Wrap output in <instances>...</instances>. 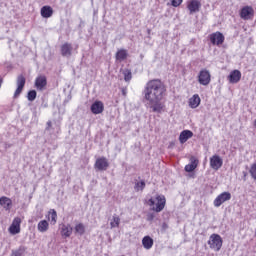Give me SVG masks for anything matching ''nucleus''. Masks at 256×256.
<instances>
[{"label":"nucleus","instance_id":"33","mask_svg":"<svg viewBox=\"0 0 256 256\" xmlns=\"http://www.w3.org/2000/svg\"><path fill=\"white\" fill-rule=\"evenodd\" d=\"M250 175L256 181V163L252 164L250 168Z\"/></svg>","mask_w":256,"mask_h":256},{"label":"nucleus","instance_id":"28","mask_svg":"<svg viewBox=\"0 0 256 256\" xmlns=\"http://www.w3.org/2000/svg\"><path fill=\"white\" fill-rule=\"evenodd\" d=\"M121 223V218H119V216L114 215L110 221V227L111 229H115V227H119Z\"/></svg>","mask_w":256,"mask_h":256},{"label":"nucleus","instance_id":"22","mask_svg":"<svg viewBox=\"0 0 256 256\" xmlns=\"http://www.w3.org/2000/svg\"><path fill=\"white\" fill-rule=\"evenodd\" d=\"M73 47L69 43H65L61 46V55L62 57H71Z\"/></svg>","mask_w":256,"mask_h":256},{"label":"nucleus","instance_id":"32","mask_svg":"<svg viewBox=\"0 0 256 256\" xmlns=\"http://www.w3.org/2000/svg\"><path fill=\"white\" fill-rule=\"evenodd\" d=\"M27 99H28V101H33L34 99H37V91H35V90L29 91Z\"/></svg>","mask_w":256,"mask_h":256},{"label":"nucleus","instance_id":"25","mask_svg":"<svg viewBox=\"0 0 256 256\" xmlns=\"http://www.w3.org/2000/svg\"><path fill=\"white\" fill-rule=\"evenodd\" d=\"M27 248L25 246H20L17 249L12 250L10 256H25Z\"/></svg>","mask_w":256,"mask_h":256},{"label":"nucleus","instance_id":"9","mask_svg":"<svg viewBox=\"0 0 256 256\" xmlns=\"http://www.w3.org/2000/svg\"><path fill=\"white\" fill-rule=\"evenodd\" d=\"M25 82H26L25 76L19 75L17 77V82H16L17 89L14 92V98L15 99H17V97H19L21 95V93L23 92V88L25 87Z\"/></svg>","mask_w":256,"mask_h":256},{"label":"nucleus","instance_id":"23","mask_svg":"<svg viewBox=\"0 0 256 256\" xmlns=\"http://www.w3.org/2000/svg\"><path fill=\"white\" fill-rule=\"evenodd\" d=\"M37 229L39 233H47L49 231V222L47 220H41L37 225Z\"/></svg>","mask_w":256,"mask_h":256},{"label":"nucleus","instance_id":"20","mask_svg":"<svg viewBox=\"0 0 256 256\" xmlns=\"http://www.w3.org/2000/svg\"><path fill=\"white\" fill-rule=\"evenodd\" d=\"M191 137H193V132L190 131V130H183L181 133H180V136H179V141L180 143H187V141H189V139H191Z\"/></svg>","mask_w":256,"mask_h":256},{"label":"nucleus","instance_id":"21","mask_svg":"<svg viewBox=\"0 0 256 256\" xmlns=\"http://www.w3.org/2000/svg\"><path fill=\"white\" fill-rule=\"evenodd\" d=\"M40 13L44 19H49L50 17H53V8L51 6H43Z\"/></svg>","mask_w":256,"mask_h":256},{"label":"nucleus","instance_id":"4","mask_svg":"<svg viewBox=\"0 0 256 256\" xmlns=\"http://www.w3.org/2000/svg\"><path fill=\"white\" fill-rule=\"evenodd\" d=\"M198 83L204 87H207V85L211 83V72H209L207 69L200 70L198 74Z\"/></svg>","mask_w":256,"mask_h":256},{"label":"nucleus","instance_id":"29","mask_svg":"<svg viewBox=\"0 0 256 256\" xmlns=\"http://www.w3.org/2000/svg\"><path fill=\"white\" fill-rule=\"evenodd\" d=\"M49 215L52 225H55V223H57V211H55V209H51L49 211Z\"/></svg>","mask_w":256,"mask_h":256},{"label":"nucleus","instance_id":"31","mask_svg":"<svg viewBox=\"0 0 256 256\" xmlns=\"http://www.w3.org/2000/svg\"><path fill=\"white\" fill-rule=\"evenodd\" d=\"M123 75H124V81H130L133 77L131 74V70L129 69L123 70Z\"/></svg>","mask_w":256,"mask_h":256},{"label":"nucleus","instance_id":"34","mask_svg":"<svg viewBox=\"0 0 256 256\" xmlns=\"http://www.w3.org/2000/svg\"><path fill=\"white\" fill-rule=\"evenodd\" d=\"M183 3V0H172L173 7H179Z\"/></svg>","mask_w":256,"mask_h":256},{"label":"nucleus","instance_id":"6","mask_svg":"<svg viewBox=\"0 0 256 256\" xmlns=\"http://www.w3.org/2000/svg\"><path fill=\"white\" fill-rule=\"evenodd\" d=\"M226 201H231V194L229 192H223L220 195H218L214 199L213 205L214 207H221L223 203H226Z\"/></svg>","mask_w":256,"mask_h":256},{"label":"nucleus","instance_id":"2","mask_svg":"<svg viewBox=\"0 0 256 256\" xmlns=\"http://www.w3.org/2000/svg\"><path fill=\"white\" fill-rule=\"evenodd\" d=\"M166 203L167 200L163 195H156L148 200L149 207H151V210L155 211L156 213H161V211L165 209Z\"/></svg>","mask_w":256,"mask_h":256},{"label":"nucleus","instance_id":"8","mask_svg":"<svg viewBox=\"0 0 256 256\" xmlns=\"http://www.w3.org/2000/svg\"><path fill=\"white\" fill-rule=\"evenodd\" d=\"M94 169L96 171H107L109 169V160L105 157H100L95 161Z\"/></svg>","mask_w":256,"mask_h":256},{"label":"nucleus","instance_id":"10","mask_svg":"<svg viewBox=\"0 0 256 256\" xmlns=\"http://www.w3.org/2000/svg\"><path fill=\"white\" fill-rule=\"evenodd\" d=\"M210 41L212 45H223L225 41V36H223V33L221 32H214L210 35Z\"/></svg>","mask_w":256,"mask_h":256},{"label":"nucleus","instance_id":"36","mask_svg":"<svg viewBox=\"0 0 256 256\" xmlns=\"http://www.w3.org/2000/svg\"><path fill=\"white\" fill-rule=\"evenodd\" d=\"M3 85V78H0V87Z\"/></svg>","mask_w":256,"mask_h":256},{"label":"nucleus","instance_id":"30","mask_svg":"<svg viewBox=\"0 0 256 256\" xmlns=\"http://www.w3.org/2000/svg\"><path fill=\"white\" fill-rule=\"evenodd\" d=\"M135 191H143L145 189V181L137 182L134 186Z\"/></svg>","mask_w":256,"mask_h":256},{"label":"nucleus","instance_id":"3","mask_svg":"<svg viewBox=\"0 0 256 256\" xmlns=\"http://www.w3.org/2000/svg\"><path fill=\"white\" fill-rule=\"evenodd\" d=\"M208 245L213 251H221V247H223V238H221L219 234H212L209 237Z\"/></svg>","mask_w":256,"mask_h":256},{"label":"nucleus","instance_id":"13","mask_svg":"<svg viewBox=\"0 0 256 256\" xmlns=\"http://www.w3.org/2000/svg\"><path fill=\"white\" fill-rule=\"evenodd\" d=\"M0 205L4 211H11L13 208V200L7 196L0 197Z\"/></svg>","mask_w":256,"mask_h":256},{"label":"nucleus","instance_id":"11","mask_svg":"<svg viewBox=\"0 0 256 256\" xmlns=\"http://www.w3.org/2000/svg\"><path fill=\"white\" fill-rule=\"evenodd\" d=\"M60 234L63 239H68V237H71V235H73V227H71V224H61Z\"/></svg>","mask_w":256,"mask_h":256},{"label":"nucleus","instance_id":"18","mask_svg":"<svg viewBox=\"0 0 256 256\" xmlns=\"http://www.w3.org/2000/svg\"><path fill=\"white\" fill-rule=\"evenodd\" d=\"M228 81L230 83H239L241 81V71L233 70L228 76Z\"/></svg>","mask_w":256,"mask_h":256},{"label":"nucleus","instance_id":"5","mask_svg":"<svg viewBox=\"0 0 256 256\" xmlns=\"http://www.w3.org/2000/svg\"><path fill=\"white\" fill-rule=\"evenodd\" d=\"M21 223L22 220L20 217H15L12 221V224L8 228V231L11 235H17L21 233Z\"/></svg>","mask_w":256,"mask_h":256},{"label":"nucleus","instance_id":"16","mask_svg":"<svg viewBox=\"0 0 256 256\" xmlns=\"http://www.w3.org/2000/svg\"><path fill=\"white\" fill-rule=\"evenodd\" d=\"M91 112L94 115H100V113H103V111L105 110V106L103 105V102L101 101H95L92 105H91Z\"/></svg>","mask_w":256,"mask_h":256},{"label":"nucleus","instance_id":"26","mask_svg":"<svg viewBox=\"0 0 256 256\" xmlns=\"http://www.w3.org/2000/svg\"><path fill=\"white\" fill-rule=\"evenodd\" d=\"M127 50L125 49H120L117 51L116 53V59L117 61H125V59H127Z\"/></svg>","mask_w":256,"mask_h":256},{"label":"nucleus","instance_id":"24","mask_svg":"<svg viewBox=\"0 0 256 256\" xmlns=\"http://www.w3.org/2000/svg\"><path fill=\"white\" fill-rule=\"evenodd\" d=\"M142 245L144 247V249H151L153 247V238H151L150 236H145L142 239Z\"/></svg>","mask_w":256,"mask_h":256},{"label":"nucleus","instance_id":"15","mask_svg":"<svg viewBox=\"0 0 256 256\" xmlns=\"http://www.w3.org/2000/svg\"><path fill=\"white\" fill-rule=\"evenodd\" d=\"M254 10H253V7L251 6H246V7H243L241 9V12H240V17L241 19H251V17H253L254 15Z\"/></svg>","mask_w":256,"mask_h":256},{"label":"nucleus","instance_id":"19","mask_svg":"<svg viewBox=\"0 0 256 256\" xmlns=\"http://www.w3.org/2000/svg\"><path fill=\"white\" fill-rule=\"evenodd\" d=\"M199 105H201V97H199L198 94H194L189 99V107H191V109H197Z\"/></svg>","mask_w":256,"mask_h":256},{"label":"nucleus","instance_id":"14","mask_svg":"<svg viewBox=\"0 0 256 256\" xmlns=\"http://www.w3.org/2000/svg\"><path fill=\"white\" fill-rule=\"evenodd\" d=\"M199 166V159L195 156L190 157V163L185 166L186 173H193L195 171L196 167Z\"/></svg>","mask_w":256,"mask_h":256},{"label":"nucleus","instance_id":"12","mask_svg":"<svg viewBox=\"0 0 256 256\" xmlns=\"http://www.w3.org/2000/svg\"><path fill=\"white\" fill-rule=\"evenodd\" d=\"M35 87L38 91H44L47 87V77L40 75L35 79Z\"/></svg>","mask_w":256,"mask_h":256},{"label":"nucleus","instance_id":"35","mask_svg":"<svg viewBox=\"0 0 256 256\" xmlns=\"http://www.w3.org/2000/svg\"><path fill=\"white\" fill-rule=\"evenodd\" d=\"M155 219V215L154 214H148L147 215V221H153Z\"/></svg>","mask_w":256,"mask_h":256},{"label":"nucleus","instance_id":"7","mask_svg":"<svg viewBox=\"0 0 256 256\" xmlns=\"http://www.w3.org/2000/svg\"><path fill=\"white\" fill-rule=\"evenodd\" d=\"M210 167L214 171H219L223 167V158L217 154L210 157Z\"/></svg>","mask_w":256,"mask_h":256},{"label":"nucleus","instance_id":"1","mask_svg":"<svg viewBox=\"0 0 256 256\" xmlns=\"http://www.w3.org/2000/svg\"><path fill=\"white\" fill-rule=\"evenodd\" d=\"M167 88H165V84L160 79H153L146 83L143 91V96L147 105L150 106V109L155 113H161L164 104L161 103L163 98L165 97V92Z\"/></svg>","mask_w":256,"mask_h":256},{"label":"nucleus","instance_id":"27","mask_svg":"<svg viewBox=\"0 0 256 256\" xmlns=\"http://www.w3.org/2000/svg\"><path fill=\"white\" fill-rule=\"evenodd\" d=\"M74 231L76 235H85V225L83 223H78L75 225Z\"/></svg>","mask_w":256,"mask_h":256},{"label":"nucleus","instance_id":"17","mask_svg":"<svg viewBox=\"0 0 256 256\" xmlns=\"http://www.w3.org/2000/svg\"><path fill=\"white\" fill-rule=\"evenodd\" d=\"M188 11H190V14L193 15V13L199 12V9H201V2L198 0H191L187 4Z\"/></svg>","mask_w":256,"mask_h":256}]
</instances>
